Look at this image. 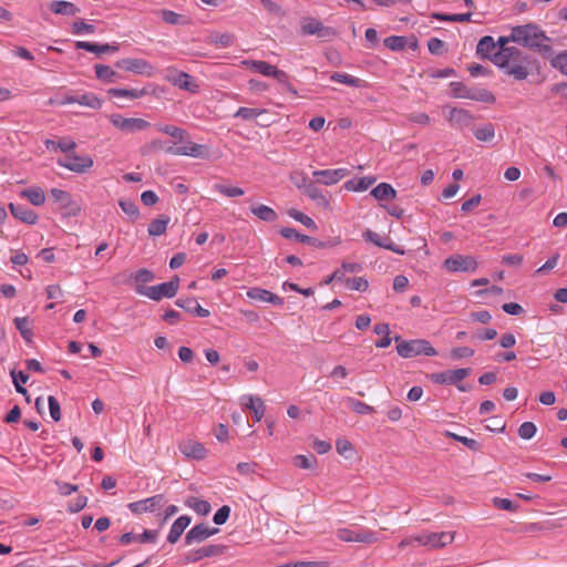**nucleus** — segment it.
Returning a JSON list of instances; mask_svg holds the SVG:
<instances>
[{
  "label": "nucleus",
  "mask_w": 567,
  "mask_h": 567,
  "mask_svg": "<svg viewBox=\"0 0 567 567\" xmlns=\"http://www.w3.org/2000/svg\"><path fill=\"white\" fill-rule=\"evenodd\" d=\"M492 62L517 81L526 80L533 70H539V62L516 47L493 53Z\"/></svg>",
  "instance_id": "1"
},
{
  "label": "nucleus",
  "mask_w": 567,
  "mask_h": 567,
  "mask_svg": "<svg viewBox=\"0 0 567 567\" xmlns=\"http://www.w3.org/2000/svg\"><path fill=\"white\" fill-rule=\"evenodd\" d=\"M513 42L549 59L553 55L551 39L536 23L529 22L512 28Z\"/></svg>",
  "instance_id": "2"
},
{
  "label": "nucleus",
  "mask_w": 567,
  "mask_h": 567,
  "mask_svg": "<svg viewBox=\"0 0 567 567\" xmlns=\"http://www.w3.org/2000/svg\"><path fill=\"white\" fill-rule=\"evenodd\" d=\"M393 339L398 342L396 351L402 358H413L421 354L433 357L437 354V351L432 347L430 341L425 339L405 341L401 340L400 336H395Z\"/></svg>",
  "instance_id": "3"
},
{
  "label": "nucleus",
  "mask_w": 567,
  "mask_h": 567,
  "mask_svg": "<svg viewBox=\"0 0 567 567\" xmlns=\"http://www.w3.org/2000/svg\"><path fill=\"white\" fill-rule=\"evenodd\" d=\"M179 277L175 275L169 281L156 286L136 285L135 291L154 301H159L163 298L175 297L179 288Z\"/></svg>",
  "instance_id": "4"
},
{
  "label": "nucleus",
  "mask_w": 567,
  "mask_h": 567,
  "mask_svg": "<svg viewBox=\"0 0 567 567\" xmlns=\"http://www.w3.org/2000/svg\"><path fill=\"white\" fill-rule=\"evenodd\" d=\"M451 95L455 99H470L483 103H494L495 95L483 87H467L462 82L450 83Z\"/></svg>",
  "instance_id": "5"
},
{
  "label": "nucleus",
  "mask_w": 567,
  "mask_h": 567,
  "mask_svg": "<svg viewBox=\"0 0 567 567\" xmlns=\"http://www.w3.org/2000/svg\"><path fill=\"white\" fill-rule=\"evenodd\" d=\"M300 33L302 35H317L323 41H330L337 37V31L328 25H324L316 18H303L300 24Z\"/></svg>",
  "instance_id": "6"
},
{
  "label": "nucleus",
  "mask_w": 567,
  "mask_h": 567,
  "mask_svg": "<svg viewBox=\"0 0 567 567\" xmlns=\"http://www.w3.org/2000/svg\"><path fill=\"white\" fill-rule=\"evenodd\" d=\"M50 195L55 204L59 205L62 217H75L81 213V205L73 199L72 195L59 188H52Z\"/></svg>",
  "instance_id": "7"
},
{
  "label": "nucleus",
  "mask_w": 567,
  "mask_h": 567,
  "mask_svg": "<svg viewBox=\"0 0 567 567\" xmlns=\"http://www.w3.org/2000/svg\"><path fill=\"white\" fill-rule=\"evenodd\" d=\"M477 261L473 256L455 254L446 258L443 267L450 272H475Z\"/></svg>",
  "instance_id": "8"
},
{
  "label": "nucleus",
  "mask_w": 567,
  "mask_h": 567,
  "mask_svg": "<svg viewBox=\"0 0 567 567\" xmlns=\"http://www.w3.org/2000/svg\"><path fill=\"white\" fill-rule=\"evenodd\" d=\"M279 233L282 237H285L287 239H295L297 241L313 246L316 248L333 247V246L339 245L341 241L340 238H336V239L329 240V241H322L318 238L300 234L295 228H290V227H284L280 229Z\"/></svg>",
  "instance_id": "9"
},
{
  "label": "nucleus",
  "mask_w": 567,
  "mask_h": 567,
  "mask_svg": "<svg viewBox=\"0 0 567 567\" xmlns=\"http://www.w3.org/2000/svg\"><path fill=\"white\" fill-rule=\"evenodd\" d=\"M109 120L116 128L125 133L144 131L151 126L150 122L143 118L123 117L121 114H112Z\"/></svg>",
  "instance_id": "10"
},
{
  "label": "nucleus",
  "mask_w": 567,
  "mask_h": 567,
  "mask_svg": "<svg viewBox=\"0 0 567 567\" xmlns=\"http://www.w3.org/2000/svg\"><path fill=\"white\" fill-rule=\"evenodd\" d=\"M58 164L71 172L85 173L93 166V159L90 156H80L73 151L68 153L64 158L58 159Z\"/></svg>",
  "instance_id": "11"
},
{
  "label": "nucleus",
  "mask_w": 567,
  "mask_h": 567,
  "mask_svg": "<svg viewBox=\"0 0 567 567\" xmlns=\"http://www.w3.org/2000/svg\"><path fill=\"white\" fill-rule=\"evenodd\" d=\"M471 373L470 368H460L427 374V378L435 384H454L467 378Z\"/></svg>",
  "instance_id": "12"
},
{
  "label": "nucleus",
  "mask_w": 567,
  "mask_h": 567,
  "mask_svg": "<svg viewBox=\"0 0 567 567\" xmlns=\"http://www.w3.org/2000/svg\"><path fill=\"white\" fill-rule=\"evenodd\" d=\"M166 80L174 86L190 93H196L199 89V85L194 81L192 75L176 69L167 70Z\"/></svg>",
  "instance_id": "13"
},
{
  "label": "nucleus",
  "mask_w": 567,
  "mask_h": 567,
  "mask_svg": "<svg viewBox=\"0 0 567 567\" xmlns=\"http://www.w3.org/2000/svg\"><path fill=\"white\" fill-rule=\"evenodd\" d=\"M415 543L421 546H429L431 548H441L451 544L454 539V535L451 533H429L422 534L414 537Z\"/></svg>",
  "instance_id": "14"
},
{
  "label": "nucleus",
  "mask_w": 567,
  "mask_h": 567,
  "mask_svg": "<svg viewBox=\"0 0 567 567\" xmlns=\"http://www.w3.org/2000/svg\"><path fill=\"white\" fill-rule=\"evenodd\" d=\"M115 66L126 72L147 75H152L154 70L153 65L150 64L146 60L137 58H126L118 60L115 63Z\"/></svg>",
  "instance_id": "15"
},
{
  "label": "nucleus",
  "mask_w": 567,
  "mask_h": 567,
  "mask_svg": "<svg viewBox=\"0 0 567 567\" xmlns=\"http://www.w3.org/2000/svg\"><path fill=\"white\" fill-rule=\"evenodd\" d=\"M338 538L343 542L371 544L377 540V534L368 529L354 530L350 528H341L338 530Z\"/></svg>",
  "instance_id": "16"
},
{
  "label": "nucleus",
  "mask_w": 567,
  "mask_h": 567,
  "mask_svg": "<svg viewBox=\"0 0 567 567\" xmlns=\"http://www.w3.org/2000/svg\"><path fill=\"white\" fill-rule=\"evenodd\" d=\"M362 237L364 238V240L369 241V243H372L374 244L375 246L378 247H381V248H384V249H388V250H391L398 255H404L405 254V250L403 248H401L400 246L395 245L390 237L388 236H380L378 233L371 230V229H367L363 234H362Z\"/></svg>",
  "instance_id": "17"
},
{
  "label": "nucleus",
  "mask_w": 567,
  "mask_h": 567,
  "mask_svg": "<svg viewBox=\"0 0 567 567\" xmlns=\"http://www.w3.org/2000/svg\"><path fill=\"white\" fill-rule=\"evenodd\" d=\"M164 504V495L157 494L152 497L130 503L127 507L133 514L154 512Z\"/></svg>",
  "instance_id": "18"
},
{
  "label": "nucleus",
  "mask_w": 567,
  "mask_h": 567,
  "mask_svg": "<svg viewBox=\"0 0 567 567\" xmlns=\"http://www.w3.org/2000/svg\"><path fill=\"white\" fill-rule=\"evenodd\" d=\"M186 145L184 146H168L165 150V153L172 154V155H185V156H192L195 158H203L206 155V147L200 144H196L189 141H185Z\"/></svg>",
  "instance_id": "19"
},
{
  "label": "nucleus",
  "mask_w": 567,
  "mask_h": 567,
  "mask_svg": "<svg viewBox=\"0 0 567 567\" xmlns=\"http://www.w3.org/2000/svg\"><path fill=\"white\" fill-rule=\"evenodd\" d=\"M348 174H349V171L347 168L322 169V171H315L312 173L317 183L323 184L327 186L337 184L339 181L344 178Z\"/></svg>",
  "instance_id": "20"
},
{
  "label": "nucleus",
  "mask_w": 567,
  "mask_h": 567,
  "mask_svg": "<svg viewBox=\"0 0 567 567\" xmlns=\"http://www.w3.org/2000/svg\"><path fill=\"white\" fill-rule=\"evenodd\" d=\"M216 533H218V528H210L204 523L197 524L187 532L185 536V544L192 545L194 543H202Z\"/></svg>",
  "instance_id": "21"
},
{
  "label": "nucleus",
  "mask_w": 567,
  "mask_h": 567,
  "mask_svg": "<svg viewBox=\"0 0 567 567\" xmlns=\"http://www.w3.org/2000/svg\"><path fill=\"white\" fill-rule=\"evenodd\" d=\"M155 87L152 84H148L142 89H120L112 87L107 90V94L114 97H130V99H140L148 94H153Z\"/></svg>",
  "instance_id": "22"
},
{
  "label": "nucleus",
  "mask_w": 567,
  "mask_h": 567,
  "mask_svg": "<svg viewBox=\"0 0 567 567\" xmlns=\"http://www.w3.org/2000/svg\"><path fill=\"white\" fill-rule=\"evenodd\" d=\"M179 451L188 458L204 460L207 456V450L205 446L196 441L186 440L179 443Z\"/></svg>",
  "instance_id": "23"
},
{
  "label": "nucleus",
  "mask_w": 567,
  "mask_h": 567,
  "mask_svg": "<svg viewBox=\"0 0 567 567\" xmlns=\"http://www.w3.org/2000/svg\"><path fill=\"white\" fill-rule=\"evenodd\" d=\"M299 188L303 187L305 194L311 198L318 206L327 208L329 206V200L327 196L321 192L320 188L316 186L315 183H307L306 177H302V185L297 184Z\"/></svg>",
  "instance_id": "24"
},
{
  "label": "nucleus",
  "mask_w": 567,
  "mask_h": 567,
  "mask_svg": "<svg viewBox=\"0 0 567 567\" xmlns=\"http://www.w3.org/2000/svg\"><path fill=\"white\" fill-rule=\"evenodd\" d=\"M247 297L252 300L269 302L275 306L284 305V299L281 297L277 296L276 293H274L267 289H262V288H258V287L250 288L247 291Z\"/></svg>",
  "instance_id": "25"
},
{
  "label": "nucleus",
  "mask_w": 567,
  "mask_h": 567,
  "mask_svg": "<svg viewBox=\"0 0 567 567\" xmlns=\"http://www.w3.org/2000/svg\"><path fill=\"white\" fill-rule=\"evenodd\" d=\"M9 209L12 216L22 223L34 225L38 221V215L32 209L22 204L10 203Z\"/></svg>",
  "instance_id": "26"
},
{
  "label": "nucleus",
  "mask_w": 567,
  "mask_h": 567,
  "mask_svg": "<svg viewBox=\"0 0 567 567\" xmlns=\"http://www.w3.org/2000/svg\"><path fill=\"white\" fill-rule=\"evenodd\" d=\"M474 120V116L473 114L465 110V109H457V107H453L450 113H449V116H447V121L458 127V128H463V127H467L472 124Z\"/></svg>",
  "instance_id": "27"
},
{
  "label": "nucleus",
  "mask_w": 567,
  "mask_h": 567,
  "mask_svg": "<svg viewBox=\"0 0 567 567\" xmlns=\"http://www.w3.org/2000/svg\"><path fill=\"white\" fill-rule=\"evenodd\" d=\"M175 305L185 311L200 318H206L210 315L209 310L203 308L195 298H178L175 301Z\"/></svg>",
  "instance_id": "28"
},
{
  "label": "nucleus",
  "mask_w": 567,
  "mask_h": 567,
  "mask_svg": "<svg viewBox=\"0 0 567 567\" xmlns=\"http://www.w3.org/2000/svg\"><path fill=\"white\" fill-rule=\"evenodd\" d=\"M190 517L187 515L179 516L172 525L169 533L167 535V542L171 544H175L184 530L189 526L190 524Z\"/></svg>",
  "instance_id": "29"
},
{
  "label": "nucleus",
  "mask_w": 567,
  "mask_h": 567,
  "mask_svg": "<svg viewBox=\"0 0 567 567\" xmlns=\"http://www.w3.org/2000/svg\"><path fill=\"white\" fill-rule=\"evenodd\" d=\"M96 78L105 83H115L124 79V75L114 71L111 66L105 64H95Z\"/></svg>",
  "instance_id": "30"
},
{
  "label": "nucleus",
  "mask_w": 567,
  "mask_h": 567,
  "mask_svg": "<svg viewBox=\"0 0 567 567\" xmlns=\"http://www.w3.org/2000/svg\"><path fill=\"white\" fill-rule=\"evenodd\" d=\"M75 48L85 50L87 52H92L95 54H102V53H109V52H116L118 51V45H111V44H99L93 42H86V41H76Z\"/></svg>",
  "instance_id": "31"
},
{
  "label": "nucleus",
  "mask_w": 567,
  "mask_h": 567,
  "mask_svg": "<svg viewBox=\"0 0 567 567\" xmlns=\"http://www.w3.org/2000/svg\"><path fill=\"white\" fill-rule=\"evenodd\" d=\"M49 9L60 16H75L80 12V9L72 2L63 0H54L50 2Z\"/></svg>",
  "instance_id": "32"
},
{
  "label": "nucleus",
  "mask_w": 567,
  "mask_h": 567,
  "mask_svg": "<svg viewBox=\"0 0 567 567\" xmlns=\"http://www.w3.org/2000/svg\"><path fill=\"white\" fill-rule=\"evenodd\" d=\"M495 48H496V43H495L493 37L485 35V37L481 38V40L477 43L476 54L481 59H488L492 61V56H493L492 52L495 50Z\"/></svg>",
  "instance_id": "33"
},
{
  "label": "nucleus",
  "mask_w": 567,
  "mask_h": 567,
  "mask_svg": "<svg viewBox=\"0 0 567 567\" xmlns=\"http://www.w3.org/2000/svg\"><path fill=\"white\" fill-rule=\"evenodd\" d=\"M250 212L260 220L274 223L278 219V214L269 206L264 204L252 205Z\"/></svg>",
  "instance_id": "34"
},
{
  "label": "nucleus",
  "mask_w": 567,
  "mask_h": 567,
  "mask_svg": "<svg viewBox=\"0 0 567 567\" xmlns=\"http://www.w3.org/2000/svg\"><path fill=\"white\" fill-rule=\"evenodd\" d=\"M235 35L229 32L219 33V32H212L207 39L206 42L209 44H214L219 48H228L234 44Z\"/></svg>",
  "instance_id": "35"
},
{
  "label": "nucleus",
  "mask_w": 567,
  "mask_h": 567,
  "mask_svg": "<svg viewBox=\"0 0 567 567\" xmlns=\"http://www.w3.org/2000/svg\"><path fill=\"white\" fill-rule=\"evenodd\" d=\"M20 196L27 198L34 206H41L45 203V194L41 187L22 189Z\"/></svg>",
  "instance_id": "36"
},
{
  "label": "nucleus",
  "mask_w": 567,
  "mask_h": 567,
  "mask_svg": "<svg viewBox=\"0 0 567 567\" xmlns=\"http://www.w3.org/2000/svg\"><path fill=\"white\" fill-rule=\"evenodd\" d=\"M371 196L378 200H391L396 197V190L388 183H380L371 190Z\"/></svg>",
  "instance_id": "37"
},
{
  "label": "nucleus",
  "mask_w": 567,
  "mask_h": 567,
  "mask_svg": "<svg viewBox=\"0 0 567 567\" xmlns=\"http://www.w3.org/2000/svg\"><path fill=\"white\" fill-rule=\"evenodd\" d=\"M375 177H360L349 179L344 183V188L350 192H363L367 190L372 184H374Z\"/></svg>",
  "instance_id": "38"
},
{
  "label": "nucleus",
  "mask_w": 567,
  "mask_h": 567,
  "mask_svg": "<svg viewBox=\"0 0 567 567\" xmlns=\"http://www.w3.org/2000/svg\"><path fill=\"white\" fill-rule=\"evenodd\" d=\"M169 221L171 218L165 215H161L158 218L153 219L147 228L148 235L156 237L165 234Z\"/></svg>",
  "instance_id": "39"
},
{
  "label": "nucleus",
  "mask_w": 567,
  "mask_h": 567,
  "mask_svg": "<svg viewBox=\"0 0 567 567\" xmlns=\"http://www.w3.org/2000/svg\"><path fill=\"white\" fill-rule=\"evenodd\" d=\"M163 21L173 25H186L190 22L189 18L183 14H178L172 10L163 9L158 11Z\"/></svg>",
  "instance_id": "40"
},
{
  "label": "nucleus",
  "mask_w": 567,
  "mask_h": 567,
  "mask_svg": "<svg viewBox=\"0 0 567 567\" xmlns=\"http://www.w3.org/2000/svg\"><path fill=\"white\" fill-rule=\"evenodd\" d=\"M155 127L158 132H162L164 134L172 136L177 142H185L186 138L188 137V133L186 130L174 126V125L156 124Z\"/></svg>",
  "instance_id": "41"
},
{
  "label": "nucleus",
  "mask_w": 567,
  "mask_h": 567,
  "mask_svg": "<svg viewBox=\"0 0 567 567\" xmlns=\"http://www.w3.org/2000/svg\"><path fill=\"white\" fill-rule=\"evenodd\" d=\"M247 400L248 402L243 404L245 405V408L252 411L255 421L259 422L262 419L266 411V405L262 399L254 398L250 395L247 398Z\"/></svg>",
  "instance_id": "42"
},
{
  "label": "nucleus",
  "mask_w": 567,
  "mask_h": 567,
  "mask_svg": "<svg viewBox=\"0 0 567 567\" xmlns=\"http://www.w3.org/2000/svg\"><path fill=\"white\" fill-rule=\"evenodd\" d=\"M186 506L193 508L198 515H207L212 507L210 504L205 499H199L195 496H190L185 502Z\"/></svg>",
  "instance_id": "43"
},
{
  "label": "nucleus",
  "mask_w": 567,
  "mask_h": 567,
  "mask_svg": "<svg viewBox=\"0 0 567 567\" xmlns=\"http://www.w3.org/2000/svg\"><path fill=\"white\" fill-rule=\"evenodd\" d=\"M292 464L302 470H312L317 464V457L309 453L308 455L299 454L293 456Z\"/></svg>",
  "instance_id": "44"
},
{
  "label": "nucleus",
  "mask_w": 567,
  "mask_h": 567,
  "mask_svg": "<svg viewBox=\"0 0 567 567\" xmlns=\"http://www.w3.org/2000/svg\"><path fill=\"white\" fill-rule=\"evenodd\" d=\"M45 146L48 150H61V152L65 153V155L68 153H70L71 151H74L76 144L74 141L72 140H61L59 142H55L53 140H47L44 142Z\"/></svg>",
  "instance_id": "45"
},
{
  "label": "nucleus",
  "mask_w": 567,
  "mask_h": 567,
  "mask_svg": "<svg viewBox=\"0 0 567 567\" xmlns=\"http://www.w3.org/2000/svg\"><path fill=\"white\" fill-rule=\"evenodd\" d=\"M383 43L391 51H402L408 45V38L403 35H390L384 39Z\"/></svg>",
  "instance_id": "46"
},
{
  "label": "nucleus",
  "mask_w": 567,
  "mask_h": 567,
  "mask_svg": "<svg viewBox=\"0 0 567 567\" xmlns=\"http://www.w3.org/2000/svg\"><path fill=\"white\" fill-rule=\"evenodd\" d=\"M76 103L93 110H100L102 107L103 101L93 93H84L78 96Z\"/></svg>",
  "instance_id": "47"
},
{
  "label": "nucleus",
  "mask_w": 567,
  "mask_h": 567,
  "mask_svg": "<svg viewBox=\"0 0 567 567\" xmlns=\"http://www.w3.org/2000/svg\"><path fill=\"white\" fill-rule=\"evenodd\" d=\"M347 404L349 405V408L352 409L353 412H355L357 414H360V415L374 413L373 406H371L362 401H359L357 399H353V398H348Z\"/></svg>",
  "instance_id": "48"
},
{
  "label": "nucleus",
  "mask_w": 567,
  "mask_h": 567,
  "mask_svg": "<svg viewBox=\"0 0 567 567\" xmlns=\"http://www.w3.org/2000/svg\"><path fill=\"white\" fill-rule=\"evenodd\" d=\"M330 80L333 82L347 84L349 86L359 87L361 80L347 73L334 72L330 75Z\"/></svg>",
  "instance_id": "49"
},
{
  "label": "nucleus",
  "mask_w": 567,
  "mask_h": 567,
  "mask_svg": "<svg viewBox=\"0 0 567 567\" xmlns=\"http://www.w3.org/2000/svg\"><path fill=\"white\" fill-rule=\"evenodd\" d=\"M474 136L481 142L492 141L495 136V126L492 123H487L482 127L474 131Z\"/></svg>",
  "instance_id": "50"
},
{
  "label": "nucleus",
  "mask_w": 567,
  "mask_h": 567,
  "mask_svg": "<svg viewBox=\"0 0 567 567\" xmlns=\"http://www.w3.org/2000/svg\"><path fill=\"white\" fill-rule=\"evenodd\" d=\"M13 321H14L16 328L19 330L22 338L25 341L30 342L33 337V332L29 328V319L27 317H17Z\"/></svg>",
  "instance_id": "51"
},
{
  "label": "nucleus",
  "mask_w": 567,
  "mask_h": 567,
  "mask_svg": "<svg viewBox=\"0 0 567 567\" xmlns=\"http://www.w3.org/2000/svg\"><path fill=\"white\" fill-rule=\"evenodd\" d=\"M288 215L291 218H293L295 220L305 225L307 228H310L313 230L317 229V225L313 221V219L311 217H309L308 215L303 214L302 212H299V210L292 208V209L288 210Z\"/></svg>",
  "instance_id": "52"
},
{
  "label": "nucleus",
  "mask_w": 567,
  "mask_h": 567,
  "mask_svg": "<svg viewBox=\"0 0 567 567\" xmlns=\"http://www.w3.org/2000/svg\"><path fill=\"white\" fill-rule=\"evenodd\" d=\"M168 146L166 145L165 142H163L162 140H153L151 141L150 143L145 144L142 148H141V152H142V155H151V154H154V153H158V152H162L167 148Z\"/></svg>",
  "instance_id": "53"
},
{
  "label": "nucleus",
  "mask_w": 567,
  "mask_h": 567,
  "mask_svg": "<svg viewBox=\"0 0 567 567\" xmlns=\"http://www.w3.org/2000/svg\"><path fill=\"white\" fill-rule=\"evenodd\" d=\"M118 205L132 220H136L140 217V209L134 202L130 199H120Z\"/></svg>",
  "instance_id": "54"
},
{
  "label": "nucleus",
  "mask_w": 567,
  "mask_h": 567,
  "mask_svg": "<svg viewBox=\"0 0 567 567\" xmlns=\"http://www.w3.org/2000/svg\"><path fill=\"white\" fill-rule=\"evenodd\" d=\"M346 286L351 290L364 292L369 288V282L363 277H354L346 279Z\"/></svg>",
  "instance_id": "55"
},
{
  "label": "nucleus",
  "mask_w": 567,
  "mask_h": 567,
  "mask_svg": "<svg viewBox=\"0 0 567 567\" xmlns=\"http://www.w3.org/2000/svg\"><path fill=\"white\" fill-rule=\"evenodd\" d=\"M265 112L266 111L261 110V109H250V107L241 106L237 110V112L235 113V116L240 117L246 121H250V120L258 117L260 114H262Z\"/></svg>",
  "instance_id": "56"
},
{
  "label": "nucleus",
  "mask_w": 567,
  "mask_h": 567,
  "mask_svg": "<svg viewBox=\"0 0 567 567\" xmlns=\"http://www.w3.org/2000/svg\"><path fill=\"white\" fill-rule=\"evenodd\" d=\"M550 59V64L553 68L559 70L563 74L567 75V50L558 53L554 58Z\"/></svg>",
  "instance_id": "57"
},
{
  "label": "nucleus",
  "mask_w": 567,
  "mask_h": 567,
  "mask_svg": "<svg viewBox=\"0 0 567 567\" xmlns=\"http://www.w3.org/2000/svg\"><path fill=\"white\" fill-rule=\"evenodd\" d=\"M272 78H275L280 84H282L285 89L293 96L298 95L297 89L290 84L289 75L285 71L277 69Z\"/></svg>",
  "instance_id": "58"
},
{
  "label": "nucleus",
  "mask_w": 567,
  "mask_h": 567,
  "mask_svg": "<svg viewBox=\"0 0 567 567\" xmlns=\"http://www.w3.org/2000/svg\"><path fill=\"white\" fill-rule=\"evenodd\" d=\"M252 68L265 76H274L277 68L266 61H252Z\"/></svg>",
  "instance_id": "59"
},
{
  "label": "nucleus",
  "mask_w": 567,
  "mask_h": 567,
  "mask_svg": "<svg viewBox=\"0 0 567 567\" xmlns=\"http://www.w3.org/2000/svg\"><path fill=\"white\" fill-rule=\"evenodd\" d=\"M215 190L227 196V197H237L244 195V189L237 186H226L223 184H216L214 186Z\"/></svg>",
  "instance_id": "60"
},
{
  "label": "nucleus",
  "mask_w": 567,
  "mask_h": 567,
  "mask_svg": "<svg viewBox=\"0 0 567 567\" xmlns=\"http://www.w3.org/2000/svg\"><path fill=\"white\" fill-rule=\"evenodd\" d=\"M131 277L135 280V282L137 285L151 282L155 278L154 272L146 268H142V269L137 270Z\"/></svg>",
  "instance_id": "61"
},
{
  "label": "nucleus",
  "mask_w": 567,
  "mask_h": 567,
  "mask_svg": "<svg viewBox=\"0 0 567 567\" xmlns=\"http://www.w3.org/2000/svg\"><path fill=\"white\" fill-rule=\"evenodd\" d=\"M537 427L533 422H524L518 427V435L523 440H530L536 434Z\"/></svg>",
  "instance_id": "62"
},
{
  "label": "nucleus",
  "mask_w": 567,
  "mask_h": 567,
  "mask_svg": "<svg viewBox=\"0 0 567 567\" xmlns=\"http://www.w3.org/2000/svg\"><path fill=\"white\" fill-rule=\"evenodd\" d=\"M493 504L495 507L503 509V511H508V512H516L519 507L517 504H515L511 499L501 498V497H494Z\"/></svg>",
  "instance_id": "63"
},
{
  "label": "nucleus",
  "mask_w": 567,
  "mask_h": 567,
  "mask_svg": "<svg viewBox=\"0 0 567 567\" xmlns=\"http://www.w3.org/2000/svg\"><path fill=\"white\" fill-rule=\"evenodd\" d=\"M427 49L432 54L441 55L445 51V43L439 38H431L427 42Z\"/></svg>",
  "instance_id": "64"
}]
</instances>
